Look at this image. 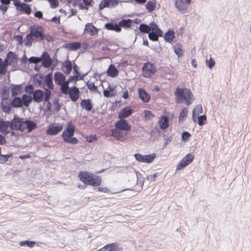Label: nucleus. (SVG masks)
Here are the masks:
<instances>
[{
    "label": "nucleus",
    "instance_id": "1",
    "mask_svg": "<svg viewBox=\"0 0 251 251\" xmlns=\"http://www.w3.org/2000/svg\"><path fill=\"white\" fill-rule=\"evenodd\" d=\"M176 101L178 103L189 106L194 100V96L191 90L183 88L177 87L175 92Z\"/></svg>",
    "mask_w": 251,
    "mask_h": 251
},
{
    "label": "nucleus",
    "instance_id": "2",
    "mask_svg": "<svg viewBox=\"0 0 251 251\" xmlns=\"http://www.w3.org/2000/svg\"><path fill=\"white\" fill-rule=\"evenodd\" d=\"M78 177L80 180L86 185L98 186L101 184V179L100 176L88 172H80Z\"/></svg>",
    "mask_w": 251,
    "mask_h": 251
},
{
    "label": "nucleus",
    "instance_id": "3",
    "mask_svg": "<svg viewBox=\"0 0 251 251\" xmlns=\"http://www.w3.org/2000/svg\"><path fill=\"white\" fill-rule=\"evenodd\" d=\"M17 130L23 132L27 131L29 133L37 127V124L33 121L29 120H24L22 118L17 116Z\"/></svg>",
    "mask_w": 251,
    "mask_h": 251
},
{
    "label": "nucleus",
    "instance_id": "4",
    "mask_svg": "<svg viewBox=\"0 0 251 251\" xmlns=\"http://www.w3.org/2000/svg\"><path fill=\"white\" fill-rule=\"evenodd\" d=\"M10 89L8 86H4L2 87L0 94L1 95L2 102L1 103V106L2 110H10V107L7 106L4 104H8V97L9 94Z\"/></svg>",
    "mask_w": 251,
    "mask_h": 251
},
{
    "label": "nucleus",
    "instance_id": "5",
    "mask_svg": "<svg viewBox=\"0 0 251 251\" xmlns=\"http://www.w3.org/2000/svg\"><path fill=\"white\" fill-rule=\"evenodd\" d=\"M17 116L15 115L11 121H4L0 119V131L6 129L9 127L12 130H17Z\"/></svg>",
    "mask_w": 251,
    "mask_h": 251
},
{
    "label": "nucleus",
    "instance_id": "6",
    "mask_svg": "<svg viewBox=\"0 0 251 251\" xmlns=\"http://www.w3.org/2000/svg\"><path fill=\"white\" fill-rule=\"evenodd\" d=\"M29 33L34 39H39L40 41L43 40L44 31L41 25L31 26L29 27Z\"/></svg>",
    "mask_w": 251,
    "mask_h": 251
},
{
    "label": "nucleus",
    "instance_id": "7",
    "mask_svg": "<svg viewBox=\"0 0 251 251\" xmlns=\"http://www.w3.org/2000/svg\"><path fill=\"white\" fill-rule=\"evenodd\" d=\"M135 159L140 162L150 163H151L156 157V154L152 153L148 155H142L140 153H135Z\"/></svg>",
    "mask_w": 251,
    "mask_h": 251
},
{
    "label": "nucleus",
    "instance_id": "8",
    "mask_svg": "<svg viewBox=\"0 0 251 251\" xmlns=\"http://www.w3.org/2000/svg\"><path fill=\"white\" fill-rule=\"evenodd\" d=\"M194 156L191 153L187 154L177 164L176 170H180L189 165L194 160Z\"/></svg>",
    "mask_w": 251,
    "mask_h": 251
},
{
    "label": "nucleus",
    "instance_id": "9",
    "mask_svg": "<svg viewBox=\"0 0 251 251\" xmlns=\"http://www.w3.org/2000/svg\"><path fill=\"white\" fill-rule=\"evenodd\" d=\"M202 113V111H193L192 119L194 122L198 121V124L200 126L204 125L206 121V115L203 114L199 116L200 114Z\"/></svg>",
    "mask_w": 251,
    "mask_h": 251
},
{
    "label": "nucleus",
    "instance_id": "10",
    "mask_svg": "<svg viewBox=\"0 0 251 251\" xmlns=\"http://www.w3.org/2000/svg\"><path fill=\"white\" fill-rule=\"evenodd\" d=\"M156 70L152 65L150 63H146L143 67V76L145 77H150L155 72Z\"/></svg>",
    "mask_w": 251,
    "mask_h": 251
},
{
    "label": "nucleus",
    "instance_id": "11",
    "mask_svg": "<svg viewBox=\"0 0 251 251\" xmlns=\"http://www.w3.org/2000/svg\"><path fill=\"white\" fill-rule=\"evenodd\" d=\"M63 126L60 124H54L49 126L47 130V133L48 135H55L62 131Z\"/></svg>",
    "mask_w": 251,
    "mask_h": 251
},
{
    "label": "nucleus",
    "instance_id": "12",
    "mask_svg": "<svg viewBox=\"0 0 251 251\" xmlns=\"http://www.w3.org/2000/svg\"><path fill=\"white\" fill-rule=\"evenodd\" d=\"M118 3V0H102L99 4V9L101 10L106 7L112 8L116 6Z\"/></svg>",
    "mask_w": 251,
    "mask_h": 251
},
{
    "label": "nucleus",
    "instance_id": "13",
    "mask_svg": "<svg viewBox=\"0 0 251 251\" xmlns=\"http://www.w3.org/2000/svg\"><path fill=\"white\" fill-rule=\"evenodd\" d=\"M115 127L117 129L128 131L131 129V126L127 121L125 119H121L115 123Z\"/></svg>",
    "mask_w": 251,
    "mask_h": 251
},
{
    "label": "nucleus",
    "instance_id": "14",
    "mask_svg": "<svg viewBox=\"0 0 251 251\" xmlns=\"http://www.w3.org/2000/svg\"><path fill=\"white\" fill-rule=\"evenodd\" d=\"M191 1V0H176L175 5L178 10L184 12L187 10L188 5Z\"/></svg>",
    "mask_w": 251,
    "mask_h": 251
},
{
    "label": "nucleus",
    "instance_id": "15",
    "mask_svg": "<svg viewBox=\"0 0 251 251\" xmlns=\"http://www.w3.org/2000/svg\"><path fill=\"white\" fill-rule=\"evenodd\" d=\"M40 58H41L42 64L44 67L48 68L51 66L52 60L47 51H44Z\"/></svg>",
    "mask_w": 251,
    "mask_h": 251
},
{
    "label": "nucleus",
    "instance_id": "16",
    "mask_svg": "<svg viewBox=\"0 0 251 251\" xmlns=\"http://www.w3.org/2000/svg\"><path fill=\"white\" fill-rule=\"evenodd\" d=\"M160 129L164 130L169 126V119L167 116L163 115L159 118L158 123Z\"/></svg>",
    "mask_w": 251,
    "mask_h": 251
},
{
    "label": "nucleus",
    "instance_id": "17",
    "mask_svg": "<svg viewBox=\"0 0 251 251\" xmlns=\"http://www.w3.org/2000/svg\"><path fill=\"white\" fill-rule=\"evenodd\" d=\"M79 91L78 88L76 86H73L70 88L69 93H68V95H69L70 98L71 100L73 101H76L79 97Z\"/></svg>",
    "mask_w": 251,
    "mask_h": 251
},
{
    "label": "nucleus",
    "instance_id": "18",
    "mask_svg": "<svg viewBox=\"0 0 251 251\" xmlns=\"http://www.w3.org/2000/svg\"><path fill=\"white\" fill-rule=\"evenodd\" d=\"M61 69L65 74H70L73 69V65L71 61L68 59L63 62L62 63Z\"/></svg>",
    "mask_w": 251,
    "mask_h": 251
},
{
    "label": "nucleus",
    "instance_id": "19",
    "mask_svg": "<svg viewBox=\"0 0 251 251\" xmlns=\"http://www.w3.org/2000/svg\"><path fill=\"white\" fill-rule=\"evenodd\" d=\"M66 80L65 75L59 72H55L54 74V80L58 85L64 84Z\"/></svg>",
    "mask_w": 251,
    "mask_h": 251
},
{
    "label": "nucleus",
    "instance_id": "20",
    "mask_svg": "<svg viewBox=\"0 0 251 251\" xmlns=\"http://www.w3.org/2000/svg\"><path fill=\"white\" fill-rule=\"evenodd\" d=\"M86 31L91 36L98 34L99 29L95 26L92 23H87L85 25L84 32Z\"/></svg>",
    "mask_w": 251,
    "mask_h": 251
},
{
    "label": "nucleus",
    "instance_id": "21",
    "mask_svg": "<svg viewBox=\"0 0 251 251\" xmlns=\"http://www.w3.org/2000/svg\"><path fill=\"white\" fill-rule=\"evenodd\" d=\"M45 75L40 74L39 75H35L33 77V80L35 85H38L41 87H44L45 86V83L43 82Z\"/></svg>",
    "mask_w": 251,
    "mask_h": 251
},
{
    "label": "nucleus",
    "instance_id": "22",
    "mask_svg": "<svg viewBox=\"0 0 251 251\" xmlns=\"http://www.w3.org/2000/svg\"><path fill=\"white\" fill-rule=\"evenodd\" d=\"M104 27L109 30H113L117 32H121L122 29L120 28L119 23H107L104 25Z\"/></svg>",
    "mask_w": 251,
    "mask_h": 251
},
{
    "label": "nucleus",
    "instance_id": "23",
    "mask_svg": "<svg viewBox=\"0 0 251 251\" xmlns=\"http://www.w3.org/2000/svg\"><path fill=\"white\" fill-rule=\"evenodd\" d=\"M44 99V92L41 90H36L33 93L32 99L36 102H41Z\"/></svg>",
    "mask_w": 251,
    "mask_h": 251
},
{
    "label": "nucleus",
    "instance_id": "24",
    "mask_svg": "<svg viewBox=\"0 0 251 251\" xmlns=\"http://www.w3.org/2000/svg\"><path fill=\"white\" fill-rule=\"evenodd\" d=\"M5 105L10 107L11 106L16 108L21 107L23 106L22 99L19 97H16L12 101L9 100L8 104Z\"/></svg>",
    "mask_w": 251,
    "mask_h": 251
},
{
    "label": "nucleus",
    "instance_id": "25",
    "mask_svg": "<svg viewBox=\"0 0 251 251\" xmlns=\"http://www.w3.org/2000/svg\"><path fill=\"white\" fill-rule=\"evenodd\" d=\"M43 82L45 83V85H47L50 89L52 90L53 89L54 86L51 73H49L46 75V76H45Z\"/></svg>",
    "mask_w": 251,
    "mask_h": 251
},
{
    "label": "nucleus",
    "instance_id": "26",
    "mask_svg": "<svg viewBox=\"0 0 251 251\" xmlns=\"http://www.w3.org/2000/svg\"><path fill=\"white\" fill-rule=\"evenodd\" d=\"M138 94L140 99L144 102H148L151 99L150 95L144 89L139 88L138 89Z\"/></svg>",
    "mask_w": 251,
    "mask_h": 251
},
{
    "label": "nucleus",
    "instance_id": "27",
    "mask_svg": "<svg viewBox=\"0 0 251 251\" xmlns=\"http://www.w3.org/2000/svg\"><path fill=\"white\" fill-rule=\"evenodd\" d=\"M105 251H122V248H120L117 243L108 244L103 246Z\"/></svg>",
    "mask_w": 251,
    "mask_h": 251
},
{
    "label": "nucleus",
    "instance_id": "28",
    "mask_svg": "<svg viewBox=\"0 0 251 251\" xmlns=\"http://www.w3.org/2000/svg\"><path fill=\"white\" fill-rule=\"evenodd\" d=\"M75 131V127L72 123H69L68 124L67 127L62 133H65V136H68V137H72L73 136L74 133Z\"/></svg>",
    "mask_w": 251,
    "mask_h": 251
},
{
    "label": "nucleus",
    "instance_id": "29",
    "mask_svg": "<svg viewBox=\"0 0 251 251\" xmlns=\"http://www.w3.org/2000/svg\"><path fill=\"white\" fill-rule=\"evenodd\" d=\"M111 135L114 137L117 140L122 141L125 139V135L120 129L116 128L111 130Z\"/></svg>",
    "mask_w": 251,
    "mask_h": 251
},
{
    "label": "nucleus",
    "instance_id": "30",
    "mask_svg": "<svg viewBox=\"0 0 251 251\" xmlns=\"http://www.w3.org/2000/svg\"><path fill=\"white\" fill-rule=\"evenodd\" d=\"M81 47V43L78 42L65 44L64 47L71 50H76Z\"/></svg>",
    "mask_w": 251,
    "mask_h": 251
},
{
    "label": "nucleus",
    "instance_id": "31",
    "mask_svg": "<svg viewBox=\"0 0 251 251\" xmlns=\"http://www.w3.org/2000/svg\"><path fill=\"white\" fill-rule=\"evenodd\" d=\"M11 86H12L11 95L13 97H15L22 92L23 88L22 84L15 85L12 84Z\"/></svg>",
    "mask_w": 251,
    "mask_h": 251
},
{
    "label": "nucleus",
    "instance_id": "32",
    "mask_svg": "<svg viewBox=\"0 0 251 251\" xmlns=\"http://www.w3.org/2000/svg\"><path fill=\"white\" fill-rule=\"evenodd\" d=\"M80 105L85 110H92L93 104L90 99L82 100L80 102Z\"/></svg>",
    "mask_w": 251,
    "mask_h": 251
},
{
    "label": "nucleus",
    "instance_id": "33",
    "mask_svg": "<svg viewBox=\"0 0 251 251\" xmlns=\"http://www.w3.org/2000/svg\"><path fill=\"white\" fill-rule=\"evenodd\" d=\"M118 70L115 67V65L113 64H111L109 66L107 71V74L108 75L112 77H115L117 76L118 75Z\"/></svg>",
    "mask_w": 251,
    "mask_h": 251
},
{
    "label": "nucleus",
    "instance_id": "34",
    "mask_svg": "<svg viewBox=\"0 0 251 251\" xmlns=\"http://www.w3.org/2000/svg\"><path fill=\"white\" fill-rule=\"evenodd\" d=\"M62 137L64 141L67 143H70L72 145H75L78 143V140L76 138L73 137V136H72V137H68V136H65V133H62Z\"/></svg>",
    "mask_w": 251,
    "mask_h": 251
},
{
    "label": "nucleus",
    "instance_id": "35",
    "mask_svg": "<svg viewBox=\"0 0 251 251\" xmlns=\"http://www.w3.org/2000/svg\"><path fill=\"white\" fill-rule=\"evenodd\" d=\"M175 38V32L173 30H169L165 33L164 39L165 41L168 43H171Z\"/></svg>",
    "mask_w": 251,
    "mask_h": 251
},
{
    "label": "nucleus",
    "instance_id": "36",
    "mask_svg": "<svg viewBox=\"0 0 251 251\" xmlns=\"http://www.w3.org/2000/svg\"><path fill=\"white\" fill-rule=\"evenodd\" d=\"M21 99L23 105H25L26 107L28 106L33 100L32 96H28L26 94L23 95Z\"/></svg>",
    "mask_w": 251,
    "mask_h": 251
},
{
    "label": "nucleus",
    "instance_id": "37",
    "mask_svg": "<svg viewBox=\"0 0 251 251\" xmlns=\"http://www.w3.org/2000/svg\"><path fill=\"white\" fill-rule=\"evenodd\" d=\"M163 33H161V34L160 35V34L157 33V32L152 31H150L148 33V37L149 39L152 41H158L159 37L163 36Z\"/></svg>",
    "mask_w": 251,
    "mask_h": 251
},
{
    "label": "nucleus",
    "instance_id": "38",
    "mask_svg": "<svg viewBox=\"0 0 251 251\" xmlns=\"http://www.w3.org/2000/svg\"><path fill=\"white\" fill-rule=\"evenodd\" d=\"M18 10L24 12L27 15L31 13L32 10L29 5L25 2H23L22 5L19 8Z\"/></svg>",
    "mask_w": 251,
    "mask_h": 251
},
{
    "label": "nucleus",
    "instance_id": "39",
    "mask_svg": "<svg viewBox=\"0 0 251 251\" xmlns=\"http://www.w3.org/2000/svg\"><path fill=\"white\" fill-rule=\"evenodd\" d=\"M51 92L49 89H45V94H44V100L45 102H47V106L48 108L46 110H50V103L49 102V100L51 96Z\"/></svg>",
    "mask_w": 251,
    "mask_h": 251
},
{
    "label": "nucleus",
    "instance_id": "40",
    "mask_svg": "<svg viewBox=\"0 0 251 251\" xmlns=\"http://www.w3.org/2000/svg\"><path fill=\"white\" fill-rule=\"evenodd\" d=\"M119 25L120 28L122 27L124 28L130 27L132 25L131 19H123L119 23Z\"/></svg>",
    "mask_w": 251,
    "mask_h": 251
},
{
    "label": "nucleus",
    "instance_id": "41",
    "mask_svg": "<svg viewBox=\"0 0 251 251\" xmlns=\"http://www.w3.org/2000/svg\"><path fill=\"white\" fill-rule=\"evenodd\" d=\"M146 8L149 12H151L156 8V1L152 0L148 1L146 5Z\"/></svg>",
    "mask_w": 251,
    "mask_h": 251
},
{
    "label": "nucleus",
    "instance_id": "42",
    "mask_svg": "<svg viewBox=\"0 0 251 251\" xmlns=\"http://www.w3.org/2000/svg\"><path fill=\"white\" fill-rule=\"evenodd\" d=\"M150 31H154L157 32V33L161 34L163 33V31L159 28L157 25L154 22H151L149 25Z\"/></svg>",
    "mask_w": 251,
    "mask_h": 251
},
{
    "label": "nucleus",
    "instance_id": "43",
    "mask_svg": "<svg viewBox=\"0 0 251 251\" xmlns=\"http://www.w3.org/2000/svg\"><path fill=\"white\" fill-rule=\"evenodd\" d=\"M115 95L114 88L109 86L108 88L103 91V95L106 97H113Z\"/></svg>",
    "mask_w": 251,
    "mask_h": 251
},
{
    "label": "nucleus",
    "instance_id": "44",
    "mask_svg": "<svg viewBox=\"0 0 251 251\" xmlns=\"http://www.w3.org/2000/svg\"><path fill=\"white\" fill-rule=\"evenodd\" d=\"M34 40V38L30 33L27 34L25 39V45L28 47H30Z\"/></svg>",
    "mask_w": 251,
    "mask_h": 251
},
{
    "label": "nucleus",
    "instance_id": "45",
    "mask_svg": "<svg viewBox=\"0 0 251 251\" xmlns=\"http://www.w3.org/2000/svg\"><path fill=\"white\" fill-rule=\"evenodd\" d=\"M6 58L9 61H11L14 65L15 64V61L17 62V60L18 58L16 55V54L13 51H9L7 54Z\"/></svg>",
    "mask_w": 251,
    "mask_h": 251
},
{
    "label": "nucleus",
    "instance_id": "46",
    "mask_svg": "<svg viewBox=\"0 0 251 251\" xmlns=\"http://www.w3.org/2000/svg\"><path fill=\"white\" fill-rule=\"evenodd\" d=\"M139 30L142 33H149L150 32L149 25L145 24H141L139 27Z\"/></svg>",
    "mask_w": 251,
    "mask_h": 251
},
{
    "label": "nucleus",
    "instance_id": "47",
    "mask_svg": "<svg viewBox=\"0 0 251 251\" xmlns=\"http://www.w3.org/2000/svg\"><path fill=\"white\" fill-rule=\"evenodd\" d=\"M133 111H120L118 118L121 119H124L129 116Z\"/></svg>",
    "mask_w": 251,
    "mask_h": 251
},
{
    "label": "nucleus",
    "instance_id": "48",
    "mask_svg": "<svg viewBox=\"0 0 251 251\" xmlns=\"http://www.w3.org/2000/svg\"><path fill=\"white\" fill-rule=\"evenodd\" d=\"M35 244V242L34 241L25 240L20 242L19 245L20 246H25L26 245L27 247L32 248L34 246Z\"/></svg>",
    "mask_w": 251,
    "mask_h": 251
},
{
    "label": "nucleus",
    "instance_id": "49",
    "mask_svg": "<svg viewBox=\"0 0 251 251\" xmlns=\"http://www.w3.org/2000/svg\"><path fill=\"white\" fill-rule=\"evenodd\" d=\"M61 86V92L65 95H68V93H69L70 88L68 85L65 84V83L60 85Z\"/></svg>",
    "mask_w": 251,
    "mask_h": 251
},
{
    "label": "nucleus",
    "instance_id": "50",
    "mask_svg": "<svg viewBox=\"0 0 251 251\" xmlns=\"http://www.w3.org/2000/svg\"><path fill=\"white\" fill-rule=\"evenodd\" d=\"M191 136V135L189 132L186 131H183L182 133V135H181L182 140L185 142H187L189 139V138H190Z\"/></svg>",
    "mask_w": 251,
    "mask_h": 251
},
{
    "label": "nucleus",
    "instance_id": "51",
    "mask_svg": "<svg viewBox=\"0 0 251 251\" xmlns=\"http://www.w3.org/2000/svg\"><path fill=\"white\" fill-rule=\"evenodd\" d=\"M87 86L91 91L96 92L98 91V87L95 85L94 82H88L87 83Z\"/></svg>",
    "mask_w": 251,
    "mask_h": 251
},
{
    "label": "nucleus",
    "instance_id": "52",
    "mask_svg": "<svg viewBox=\"0 0 251 251\" xmlns=\"http://www.w3.org/2000/svg\"><path fill=\"white\" fill-rule=\"evenodd\" d=\"M28 61L30 63L37 64L41 62V58L32 56L28 59Z\"/></svg>",
    "mask_w": 251,
    "mask_h": 251
},
{
    "label": "nucleus",
    "instance_id": "53",
    "mask_svg": "<svg viewBox=\"0 0 251 251\" xmlns=\"http://www.w3.org/2000/svg\"><path fill=\"white\" fill-rule=\"evenodd\" d=\"M174 51L175 53L177 55L178 57H180L182 55V50L180 45L177 44L174 48Z\"/></svg>",
    "mask_w": 251,
    "mask_h": 251
},
{
    "label": "nucleus",
    "instance_id": "54",
    "mask_svg": "<svg viewBox=\"0 0 251 251\" xmlns=\"http://www.w3.org/2000/svg\"><path fill=\"white\" fill-rule=\"evenodd\" d=\"M34 86L32 84H29L25 86V92L28 94H33L34 93Z\"/></svg>",
    "mask_w": 251,
    "mask_h": 251
},
{
    "label": "nucleus",
    "instance_id": "55",
    "mask_svg": "<svg viewBox=\"0 0 251 251\" xmlns=\"http://www.w3.org/2000/svg\"><path fill=\"white\" fill-rule=\"evenodd\" d=\"M206 65L208 67L209 69H211L215 65V61L214 59L212 58H210V59L208 60H206Z\"/></svg>",
    "mask_w": 251,
    "mask_h": 251
},
{
    "label": "nucleus",
    "instance_id": "56",
    "mask_svg": "<svg viewBox=\"0 0 251 251\" xmlns=\"http://www.w3.org/2000/svg\"><path fill=\"white\" fill-rule=\"evenodd\" d=\"M48 1L52 8H56L59 5V2L57 0H48Z\"/></svg>",
    "mask_w": 251,
    "mask_h": 251
},
{
    "label": "nucleus",
    "instance_id": "57",
    "mask_svg": "<svg viewBox=\"0 0 251 251\" xmlns=\"http://www.w3.org/2000/svg\"><path fill=\"white\" fill-rule=\"evenodd\" d=\"M6 66H5V65L4 64V63L2 62L0 65V74L2 75H5L6 74Z\"/></svg>",
    "mask_w": 251,
    "mask_h": 251
},
{
    "label": "nucleus",
    "instance_id": "58",
    "mask_svg": "<svg viewBox=\"0 0 251 251\" xmlns=\"http://www.w3.org/2000/svg\"><path fill=\"white\" fill-rule=\"evenodd\" d=\"M188 111H181V113L179 116V122H182L184 120L185 118H186L187 114Z\"/></svg>",
    "mask_w": 251,
    "mask_h": 251
},
{
    "label": "nucleus",
    "instance_id": "59",
    "mask_svg": "<svg viewBox=\"0 0 251 251\" xmlns=\"http://www.w3.org/2000/svg\"><path fill=\"white\" fill-rule=\"evenodd\" d=\"M85 75L84 74L82 75H80V73H79V74H74V75H73V76L74 77L73 78H74V81L75 82H76L79 80H83Z\"/></svg>",
    "mask_w": 251,
    "mask_h": 251
},
{
    "label": "nucleus",
    "instance_id": "60",
    "mask_svg": "<svg viewBox=\"0 0 251 251\" xmlns=\"http://www.w3.org/2000/svg\"><path fill=\"white\" fill-rule=\"evenodd\" d=\"M97 140V137L96 135L91 134L89 137L86 138V141L88 143H92Z\"/></svg>",
    "mask_w": 251,
    "mask_h": 251
},
{
    "label": "nucleus",
    "instance_id": "61",
    "mask_svg": "<svg viewBox=\"0 0 251 251\" xmlns=\"http://www.w3.org/2000/svg\"><path fill=\"white\" fill-rule=\"evenodd\" d=\"M145 113V117L146 120H151L154 117L151 111H144Z\"/></svg>",
    "mask_w": 251,
    "mask_h": 251
},
{
    "label": "nucleus",
    "instance_id": "62",
    "mask_svg": "<svg viewBox=\"0 0 251 251\" xmlns=\"http://www.w3.org/2000/svg\"><path fill=\"white\" fill-rule=\"evenodd\" d=\"M46 40L49 42H52L53 41V38L51 36L49 35H46L43 34V40Z\"/></svg>",
    "mask_w": 251,
    "mask_h": 251
},
{
    "label": "nucleus",
    "instance_id": "63",
    "mask_svg": "<svg viewBox=\"0 0 251 251\" xmlns=\"http://www.w3.org/2000/svg\"><path fill=\"white\" fill-rule=\"evenodd\" d=\"M60 17L54 16L51 19H50V21L52 22H53L55 24H60ZM47 21H49V20H47Z\"/></svg>",
    "mask_w": 251,
    "mask_h": 251
},
{
    "label": "nucleus",
    "instance_id": "64",
    "mask_svg": "<svg viewBox=\"0 0 251 251\" xmlns=\"http://www.w3.org/2000/svg\"><path fill=\"white\" fill-rule=\"evenodd\" d=\"M14 1V5L16 7L17 10L20 8L23 2H21L20 0H13Z\"/></svg>",
    "mask_w": 251,
    "mask_h": 251
}]
</instances>
